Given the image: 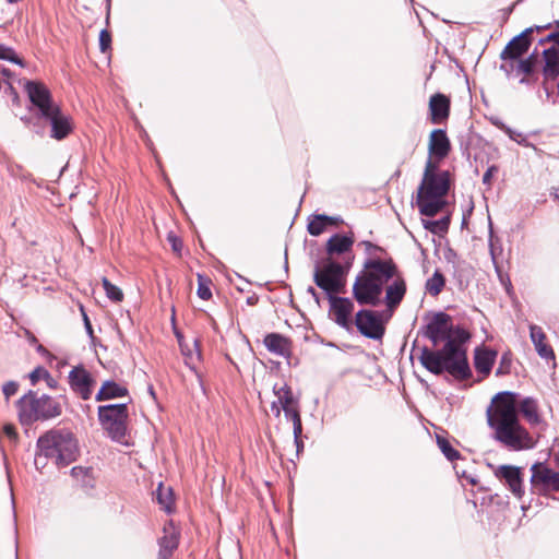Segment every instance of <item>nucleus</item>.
<instances>
[{"mask_svg":"<svg viewBox=\"0 0 559 559\" xmlns=\"http://www.w3.org/2000/svg\"><path fill=\"white\" fill-rule=\"evenodd\" d=\"M0 60H8L21 67H24L22 59H20L13 49L0 44Z\"/></svg>","mask_w":559,"mask_h":559,"instance_id":"obj_37","label":"nucleus"},{"mask_svg":"<svg viewBox=\"0 0 559 559\" xmlns=\"http://www.w3.org/2000/svg\"><path fill=\"white\" fill-rule=\"evenodd\" d=\"M309 292L312 294V295H316V292L313 288H309Z\"/></svg>","mask_w":559,"mask_h":559,"instance_id":"obj_51","label":"nucleus"},{"mask_svg":"<svg viewBox=\"0 0 559 559\" xmlns=\"http://www.w3.org/2000/svg\"><path fill=\"white\" fill-rule=\"evenodd\" d=\"M275 400L271 403V412L275 417L281 416L284 411L286 418L293 421L296 443L302 431L301 419L298 409V401L294 397L290 388L286 383L273 386Z\"/></svg>","mask_w":559,"mask_h":559,"instance_id":"obj_7","label":"nucleus"},{"mask_svg":"<svg viewBox=\"0 0 559 559\" xmlns=\"http://www.w3.org/2000/svg\"><path fill=\"white\" fill-rule=\"evenodd\" d=\"M102 283H103V287L105 289L106 296L110 300H112L115 302L122 301L123 293H122V290L118 286L111 284L106 277H104L102 280Z\"/></svg>","mask_w":559,"mask_h":559,"instance_id":"obj_33","label":"nucleus"},{"mask_svg":"<svg viewBox=\"0 0 559 559\" xmlns=\"http://www.w3.org/2000/svg\"><path fill=\"white\" fill-rule=\"evenodd\" d=\"M98 418L103 429L112 440L123 442L128 421L127 404H110L99 406Z\"/></svg>","mask_w":559,"mask_h":559,"instance_id":"obj_8","label":"nucleus"},{"mask_svg":"<svg viewBox=\"0 0 559 559\" xmlns=\"http://www.w3.org/2000/svg\"><path fill=\"white\" fill-rule=\"evenodd\" d=\"M518 408L528 424L542 423L536 401L531 397L519 404L512 392L496 394L487 409V421L493 430L495 439L513 451L530 450L536 445V439L520 424Z\"/></svg>","mask_w":559,"mask_h":559,"instance_id":"obj_1","label":"nucleus"},{"mask_svg":"<svg viewBox=\"0 0 559 559\" xmlns=\"http://www.w3.org/2000/svg\"><path fill=\"white\" fill-rule=\"evenodd\" d=\"M29 379L32 384H36L39 380L45 379L49 385H51L50 381H52V378L50 377L49 372L43 368L38 367L35 370H33L29 374Z\"/></svg>","mask_w":559,"mask_h":559,"instance_id":"obj_38","label":"nucleus"},{"mask_svg":"<svg viewBox=\"0 0 559 559\" xmlns=\"http://www.w3.org/2000/svg\"><path fill=\"white\" fill-rule=\"evenodd\" d=\"M450 150V141L442 130H433L429 138V152L438 158H443Z\"/></svg>","mask_w":559,"mask_h":559,"instance_id":"obj_20","label":"nucleus"},{"mask_svg":"<svg viewBox=\"0 0 559 559\" xmlns=\"http://www.w3.org/2000/svg\"><path fill=\"white\" fill-rule=\"evenodd\" d=\"M450 317L443 312L435 313L426 326V336L436 345L449 337Z\"/></svg>","mask_w":559,"mask_h":559,"instance_id":"obj_15","label":"nucleus"},{"mask_svg":"<svg viewBox=\"0 0 559 559\" xmlns=\"http://www.w3.org/2000/svg\"><path fill=\"white\" fill-rule=\"evenodd\" d=\"M12 80L13 76L11 71L4 66L0 64V90L4 91L5 93L10 92L13 94Z\"/></svg>","mask_w":559,"mask_h":559,"instance_id":"obj_35","label":"nucleus"},{"mask_svg":"<svg viewBox=\"0 0 559 559\" xmlns=\"http://www.w3.org/2000/svg\"><path fill=\"white\" fill-rule=\"evenodd\" d=\"M72 476L78 480L81 481L84 487H92L94 484V477L92 475V469L87 467L76 466L73 467Z\"/></svg>","mask_w":559,"mask_h":559,"instance_id":"obj_30","label":"nucleus"},{"mask_svg":"<svg viewBox=\"0 0 559 559\" xmlns=\"http://www.w3.org/2000/svg\"><path fill=\"white\" fill-rule=\"evenodd\" d=\"M546 27H547V26H537L536 28H537V31H542V29H544V28H546Z\"/></svg>","mask_w":559,"mask_h":559,"instance_id":"obj_50","label":"nucleus"},{"mask_svg":"<svg viewBox=\"0 0 559 559\" xmlns=\"http://www.w3.org/2000/svg\"><path fill=\"white\" fill-rule=\"evenodd\" d=\"M127 393H128V390L124 386H122L114 381H105L103 383L100 390L96 394V401H106V400L126 396Z\"/></svg>","mask_w":559,"mask_h":559,"instance_id":"obj_25","label":"nucleus"},{"mask_svg":"<svg viewBox=\"0 0 559 559\" xmlns=\"http://www.w3.org/2000/svg\"><path fill=\"white\" fill-rule=\"evenodd\" d=\"M384 285L385 305L392 311L405 296V281L391 262L370 260L356 277L353 295L360 305L377 306L381 301Z\"/></svg>","mask_w":559,"mask_h":559,"instance_id":"obj_2","label":"nucleus"},{"mask_svg":"<svg viewBox=\"0 0 559 559\" xmlns=\"http://www.w3.org/2000/svg\"><path fill=\"white\" fill-rule=\"evenodd\" d=\"M353 239L347 236L334 235L331 237L326 245V250L330 254H341L350 250Z\"/></svg>","mask_w":559,"mask_h":559,"instance_id":"obj_27","label":"nucleus"},{"mask_svg":"<svg viewBox=\"0 0 559 559\" xmlns=\"http://www.w3.org/2000/svg\"><path fill=\"white\" fill-rule=\"evenodd\" d=\"M450 102L442 94H436L430 98L429 109L431 114V120L433 123H438L449 116Z\"/></svg>","mask_w":559,"mask_h":559,"instance_id":"obj_22","label":"nucleus"},{"mask_svg":"<svg viewBox=\"0 0 559 559\" xmlns=\"http://www.w3.org/2000/svg\"><path fill=\"white\" fill-rule=\"evenodd\" d=\"M342 222L340 217L326 215H317L308 224V231L312 236H319L324 231L328 225H337Z\"/></svg>","mask_w":559,"mask_h":559,"instance_id":"obj_26","label":"nucleus"},{"mask_svg":"<svg viewBox=\"0 0 559 559\" xmlns=\"http://www.w3.org/2000/svg\"><path fill=\"white\" fill-rule=\"evenodd\" d=\"M545 66L543 69L546 78L555 79L559 75V49L548 48L544 51Z\"/></svg>","mask_w":559,"mask_h":559,"instance_id":"obj_24","label":"nucleus"},{"mask_svg":"<svg viewBox=\"0 0 559 559\" xmlns=\"http://www.w3.org/2000/svg\"><path fill=\"white\" fill-rule=\"evenodd\" d=\"M330 311L329 314L340 326L349 329L352 325V317L354 311V302L349 298L329 296Z\"/></svg>","mask_w":559,"mask_h":559,"instance_id":"obj_10","label":"nucleus"},{"mask_svg":"<svg viewBox=\"0 0 559 559\" xmlns=\"http://www.w3.org/2000/svg\"><path fill=\"white\" fill-rule=\"evenodd\" d=\"M419 360L426 369L436 374L448 371L457 379H466L471 372L465 350L454 341H448L440 350L424 349Z\"/></svg>","mask_w":559,"mask_h":559,"instance_id":"obj_3","label":"nucleus"},{"mask_svg":"<svg viewBox=\"0 0 559 559\" xmlns=\"http://www.w3.org/2000/svg\"><path fill=\"white\" fill-rule=\"evenodd\" d=\"M44 117L50 121L51 138L56 140H62L71 133L72 121L69 116L60 111L59 107H57L52 111H48V114Z\"/></svg>","mask_w":559,"mask_h":559,"instance_id":"obj_16","label":"nucleus"},{"mask_svg":"<svg viewBox=\"0 0 559 559\" xmlns=\"http://www.w3.org/2000/svg\"><path fill=\"white\" fill-rule=\"evenodd\" d=\"M460 337H461L462 340H465V338H467V337H468V335H467L464 331H462V332L460 333Z\"/></svg>","mask_w":559,"mask_h":559,"instance_id":"obj_48","label":"nucleus"},{"mask_svg":"<svg viewBox=\"0 0 559 559\" xmlns=\"http://www.w3.org/2000/svg\"><path fill=\"white\" fill-rule=\"evenodd\" d=\"M557 45L559 46V36H558V39H557Z\"/></svg>","mask_w":559,"mask_h":559,"instance_id":"obj_52","label":"nucleus"},{"mask_svg":"<svg viewBox=\"0 0 559 559\" xmlns=\"http://www.w3.org/2000/svg\"><path fill=\"white\" fill-rule=\"evenodd\" d=\"M80 309H81V312H82V316H83V320H84L85 328H86V330H87L88 334H91V335H92L93 330H92V325H91V322H90V320H88V317H87V314L85 313L83 306H81V307H80Z\"/></svg>","mask_w":559,"mask_h":559,"instance_id":"obj_46","label":"nucleus"},{"mask_svg":"<svg viewBox=\"0 0 559 559\" xmlns=\"http://www.w3.org/2000/svg\"><path fill=\"white\" fill-rule=\"evenodd\" d=\"M69 381L73 391H75L83 400L91 397L95 381L87 370L83 367H74L70 371Z\"/></svg>","mask_w":559,"mask_h":559,"instance_id":"obj_14","label":"nucleus"},{"mask_svg":"<svg viewBox=\"0 0 559 559\" xmlns=\"http://www.w3.org/2000/svg\"><path fill=\"white\" fill-rule=\"evenodd\" d=\"M3 432L5 433V436H7L9 439H11V440H13V441H15V440L17 439V433H16V431H15V428H14V426H13V425H11V424H7V425H4V427H3Z\"/></svg>","mask_w":559,"mask_h":559,"instance_id":"obj_44","label":"nucleus"},{"mask_svg":"<svg viewBox=\"0 0 559 559\" xmlns=\"http://www.w3.org/2000/svg\"><path fill=\"white\" fill-rule=\"evenodd\" d=\"M26 91L28 94V97L31 102L38 107L40 110L41 116L48 114V111H52L58 106L51 100L49 91L39 83L35 82H27L26 83Z\"/></svg>","mask_w":559,"mask_h":559,"instance_id":"obj_13","label":"nucleus"},{"mask_svg":"<svg viewBox=\"0 0 559 559\" xmlns=\"http://www.w3.org/2000/svg\"><path fill=\"white\" fill-rule=\"evenodd\" d=\"M532 484L543 490H559V472L549 468L544 463H535L531 467Z\"/></svg>","mask_w":559,"mask_h":559,"instance_id":"obj_12","label":"nucleus"},{"mask_svg":"<svg viewBox=\"0 0 559 559\" xmlns=\"http://www.w3.org/2000/svg\"><path fill=\"white\" fill-rule=\"evenodd\" d=\"M19 418L22 425H29L39 419H47L61 414L60 405L51 397H36L29 392L17 402Z\"/></svg>","mask_w":559,"mask_h":559,"instance_id":"obj_6","label":"nucleus"},{"mask_svg":"<svg viewBox=\"0 0 559 559\" xmlns=\"http://www.w3.org/2000/svg\"><path fill=\"white\" fill-rule=\"evenodd\" d=\"M557 24L559 25V22H557Z\"/></svg>","mask_w":559,"mask_h":559,"instance_id":"obj_53","label":"nucleus"},{"mask_svg":"<svg viewBox=\"0 0 559 559\" xmlns=\"http://www.w3.org/2000/svg\"><path fill=\"white\" fill-rule=\"evenodd\" d=\"M167 239L171 243L173 250L179 253L182 247L180 240L174 234H169Z\"/></svg>","mask_w":559,"mask_h":559,"instance_id":"obj_43","label":"nucleus"},{"mask_svg":"<svg viewBox=\"0 0 559 559\" xmlns=\"http://www.w3.org/2000/svg\"><path fill=\"white\" fill-rule=\"evenodd\" d=\"M436 169L437 165L429 159L417 194V205L420 213L426 216H433L443 209V198L449 190L448 173L438 174Z\"/></svg>","mask_w":559,"mask_h":559,"instance_id":"obj_4","label":"nucleus"},{"mask_svg":"<svg viewBox=\"0 0 559 559\" xmlns=\"http://www.w3.org/2000/svg\"><path fill=\"white\" fill-rule=\"evenodd\" d=\"M157 500L164 510L170 511L173 504V490L170 487H165L162 484L157 488Z\"/></svg>","mask_w":559,"mask_h":559,"instance_id":"obj_32","label":"nucleus"},{"mask_svg":"<svg viewBox=\"0 0 559 559\" xmlns=\"http://www.w3.org/2000/svg\"><path fill=\"white\" fill-rule=\"evenodd\" d=\"M558 36H559V33L550 34L545 39H542L540 44H545L547 41H555L557 44Z\"/></svg>","mask_w":559,"mask_h":559,"instance_id":"obj_47","label":"nucleus"},{"mask_svg":"<svg viewBox=\"0 0 559 559\" xmlns=\"http://www.w3.org/2000/svg\"><path fill=\"white\" fill-rule=\"evenodd\" d=\"M498 171L497 166H490L487 171L484 174L483 181L486 185H490L491 178Z\"/></svg>","mask_w":559,"mask_h":559,"instance_id":"obj_45","label":"nucleus"},{"mask_svg":"<svg viewBox=\"0 0 559 559\" xmlns=\"http://www.w3.org/2000/svg\"><path fill=\"white\" fill-rule=\"evenodd\" d=\"M178 342L182 354L187 357L189 364H193L201 358V352L199 348V342L193 340L190 344L185 343L182 336L177 334Z\"/></svg>","mask_w":559,"mask_h":559,"instance_id":"obj_29","label":"nucleus"},{"mask_svg":"<svg viewBox=\"0 0 559 559\" xmlns=\"http://www.w3.org/2000/svg\"><path fill=\"white\" fill-rule=\"evenodd\" d=\"M531 341L535 346L536 352L542 358L551 359L555 357L552 348L546 344V335L540 326H530Z\"/></svg>","mask_w":559,"mask_h":559,"instance_id":"obj_21","label":"nucleus"},{"mask_svg":"<svg viewBox=\"0 0 559 559\" xmlns=\"http://www.w3.org/2000/svg\"><path fill=\"white\" fill-rule=\"evenodd\" d=\"M38 452L35 457L37 467L44 466L43 459H52L56 465H68L79 454V445L72 433L51 431L40 437L37 442Z\"/></svg>","mask_w":559,"mask_h":559,"instance_id":"obj_5","label":"nucleus"},{"mask_svg":"<svg viewBox=\"0 0 559 559\" xmlns=\"http://www.w3.org/2000/svg\"><path fill=\"white\" fill-rule=\"evenodd\" d=\"M450 219L448 217H444L439 221H429V219H421V224L425 229L431 231L432 234H442L448 230Z\"/></svg>","mask_w":559,"mask_h":559,"instance_id":"obj_31","label":"nucleus"},{"mask_svg":"<svg viewBox=\"0 0 559 559\" xmlns=\"http://www.w3.org/2000/svg\"><path fill=\"white\" fill-rule=\"evenodd\" d=\"M111 43V36L108 31L103 29L99 34V47L103 52H105Z\"/></svg>","mask_w":559,"mask_h":559,"instance_id":"obj_41","label":"nucleus"},{"mask_svg":"<svg viewBox=\"0 0 559 559\" xmlns=\"http://www.w3.org/2000/svg\"><path fill=\"white\" fill-rule=\"evenodd\" d=\"M163 534L164 535L159 542L160 549H159L158 558L159 559H168L171 556L173 551L178 546L179 533H178L176 526L171 522H169L164 525Z\"/></svg>","mask_w":559,"mask_h":559,"instance_id":"obj_18","label":"nucleus"},{"mask_svg":"<svg viewBox=\"0 0 559 559\" xmlns=\"http://www.w3.org/2000/svg\"><path fill=\"white\" fill-rule=\"evenodd\" d=\"M496 360V353L485 348H478L475 352V368L483 376L489 374Z\"/></svg>","mask_w":559,"mask_h":559,"instance_id":"obj_23","label":"nucleus"},{"mask_svg":"<svg viewBox=\"0 0 559 559\" xmlns=\"http://www.w3.org/2000/svg\"><path fill=\"white\" fill-rule=\"evenodd\" d=\"M3 394L7 400H9L12 395H14L17 391V383L13 381H9L3 384L2 388Z\"/></svg>","mask_w":559,"mask_h":559,"instance_id":"obj_42","label":"nucleus"},{"mask_svg":"<svg viewBox=\"0 0 559 559\" xmlns=\"http://www.w3.org/2000/svg\"><path fill=\"white\" fill-rule=\"evenodd\" d=\"M532 31H533L532 28H527L521 35H519L515 38H513L508 44V46L504 48V50L502 52V58L516 59L521 55L526 52V50L528 49L530 44H531L530 38H528V34Z\"/></svg>","mask_w":559,"mask_h":559,"instance_id":"obj_19","label":"nucleus"},{"mask_svg":"<svg viewBox=\"0 0 559 559\" xmlns=\"http://www.w3.org/2000/svg\"><path fill=\"white\" fill-rule=\"evenodd\" d=\"M438 445H439L440 450L442 451V453L449 460L453 461L454 459H456L459 456V452L456 450H454L447 440L438 438Z\"/></svg>","mask_w":559,"mask_h":559,"instance_id":"obj_39","label":"nucleus"},{"mask_svg":"<svg viewBox=\"0 0 559 559\" xmlns=\"http://www.w3.org/2000/svg\"><path fill=\"white\" fill-rule=\"evenodd\" d=\"M210 280L204 277L201 274H198V296L203 299L207 300L212 297V293L210 289Z\"/></svg>","mask_w":559,"mask_h":559,"instance_id":"obj_36","label":"nucleus"},{"mask_svg":"<svg viewBox=\"0 0 559 559\" xmlns=\"http://www.w3.org/2000/svg\"><path fill=\"white\" fill-rule=\"evenodd\" d=\"M555 197L559 200V187L555 189Z\"/></svg>","mask_w":559,"mask_h":559,"instance_id":"obj_49","label":"nucleus"},{"mask_svg":"<svg viewBox=\"0 0 559 559\" xmlns=\"http://www.w3.org/2000/svg\"><path fill=\"white\" fill-rule=\"evenodd\" d=\"M264 344L270 352L277 355L285 356L288 354V342L285 337L278 334H269L264 338Z\"/></svg>","mask_w":559,"mask_h":559,"instance_id":"obj_28","label":"nucleus"},{"mask_svg":"<svg viewBox=\"0 0 559 559\" xmlns=\"http://www.w3.org/2000/svg\"><path fill=\"white\" fill-rule=\"evenodd\" d=\"M344 267L328 258L318 264L314 269V283L323 289L329 296L342 293L345 287Z\"/></svg>","mask_w":559,"mask_h":559,"instance_id":"obj_9","label":"nucleus"},{"mask_svg":"<svg viewBox=\"0 0 559 559\" xmlns=\"http://www.w3.org/2000/svg\"><path fill=\"white\" fill-rule=\"evenodd\" d=\"M534 64L535 58L531 56L530 58L518 62V71L527 75L533 71Z\"/></svg>","mask_w":559,"mask_h":559,"instance_id":"obj_40","label":"nucleus"},{"mask_svg":"<svg viewBox=\"0 0 559 559\" xmlns=\"http://www.w3.org/2000/svg\"><path fill=\"white\" fill-rule=\"evenodd\" d=\"M356 326L362 335L374 340L384 333L380 316L371 310H361L356 314Z\"/></svg>","mask_w":559,"mask_h":559,"instance_id":"obj_11","label":"nucleus"},{"mask_svg":"<svg viewBox=\"0 0 559 559\" xmlns=\"http://www.w3.org/2000/svg\"><path fill=\"white\" fill-rule=\"evenodd\" d=\"M495 475L498 478H503L508 484L510 490L518 496H522V478L521 469L512 465H501L495 469Z\"/></svg>","mask_w":559,"mask_h":559,"instance_id":"obj_17","label":"nucleus"},{"mask_svg":"<svg viewBox=\"0 0 559 559\" xmlns=\"http://www.w3.org/2000/svg\"><path fill=\"white\" fill-rule=\"evenodd\" d=\"M443 286L444 278L439 272H436L426 283L427 290L433 296L438 295Z\"/></svg>","mask_w":559,"mask_h":559,"instance_id":"obj_34","label":"nucleus"}]
</instances>
